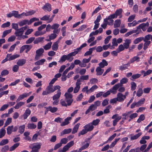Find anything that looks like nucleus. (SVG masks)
Instances as JSON below:
<instances>
[{"instance_id": "cd10ccee", "label": "nucleus", "mask_w": 152, "mask_h": 152, "mask_svg": "<svg viewBox=\"0 0 152 152\" xmlns=\"http://www.w3.org/2000/svg\"><path fill=\"white\" fill-rule=\"evenodd\" d=\"M80 125V124L79 123H78L75 125L72 129V134H75L77 132Z\"/></svg>"}, {"instance_id": "2f4dec72", "label": "nucleus", "mask_w": 152, "mask_h": 152, "mask_svg": "<svg viewBox=\"0 0 152 152\" xmlns=\"http://www.w3.org/2000/svg\"><path fill=\"white\" fill-rule=\"evenodd\" d=\"M14 16L16 18H20L19 14H18V12L16 11H13L11 14L10 13V17Z\"/></svg>"}, {"instance_id": "0e129e2a", "label": "nucleus", "mask_w": 152, "mask_h": 152, "mask_svg": "<svg viewBox=\"0 0 152 152\" xmlns=\"http://www.w3.org/2000/svg\"><path fill=\"white\" fill-rule=\"evenodd\" d=\"M35 11L34 10L28 11L25 14V15L26 16L31 15L34 14Z\"/></svg>"}, {"instance_id": "4be33fe9", "label": "nucleus", "mask_w": 152, "mask_h": 152, "mask_svg": "<svg viewBox=\"0 0 152 152\" xmlns=\"http://www.w3.org/2000/svg\"><path fill=\"white\" fill-rule=\"evenodd\" d=\"M122 10L121 9H120L118 10H116L115 13H113L112 15H115V18H117L118 16L121 15L122 13Z\"/></svg>"}, {"instance_id": "412c9836", "label": "nucleus", "mask_w": 152, "mask_h": 152, "mask_svg": "<svg viewBox=\"0 0 152 152\" xmlns=\"http://www.w3.org/2000/svg\"><path fill=\"white\" fill-rule=\"evenodd\" d=\"M96 108L94 106V104H92L89 106L88 109L86 111L85 114H88L89 112H90L91 111H94L96 110Z\"/></svg>"}, {"instance_id": "49530a36", "label": "nucleus", "mask_w": 152, "mask_h": 152, "mask_svg": "<svg viewBox=\"0 0 152 152\" xmlns=\"http://www.w3.org/2000/svg\"><path fill=\"white\" fill-rule=\"evenodd\" d=\"M140 58L137 56H134L130 60L129 62L130 63H132L135 61H139Z\"/></svg>"}, {"instance_id": "7c9ffc66", "label": "nucleus", "mask_w": 152, "mask_h": 152, "mask_svg": "<svg viewBox=\"0 0 152 152\" xmlns=\"http://www.w3.org/2000/svg\"><path fill=\"white\" fill-rule=\"evenodd\" d=\"M72 130V129L71 128L65 129L61 132V135L62 136L64 134H69L71 132Z\"/></svg>"}, {"instance_id": "c03bdc74", "label": "nucleus", "mask_w": 152, "mask_h": 152, "mask_svg": "<svg viewBox=\"0 0 152 152\" xmlns=\"http://www.w3.org/2000/svg\"><path fill=\"white\" fill-rule=\"evenodd\" d=\"M52 42H50L48 43L46 45L43 47L44 49L45 50H47L49 49L51 47Z\"/></svg>"}, {"instance_id": "72a5a7b5", "label": "nucleus", "mask_w": 152, "mask_h": 152, "mask_svg": "<svg viewBox=\"0 0 152 152\" xmlns=\"http://www.w3.org/2000/svg\"><path fill=\"white\" fill-rule=\"evenodd\" d=\"M65 56L66 57V60L69 61H71L73 59V58L72 56H74L71 53H69L67 55H65Z\"/></svg>"}, {"instance_id": "58836bf2", "label": "nucleus", "mask_w": 152, "mask_h": 152, "mask_svg": "<svg viewBox=\"0 0 152 152\" xmlns=\"http://www.w3.org/2000/svg\"><path fill=\"white\" fill-rule=\"evenodd\" d=\"M25 104V102H20L18 103L15 106L14 108L15 109H18L20 107Z\"/></svg>"}, {"instance_id": "9d476101", "label": "nucleus", "mask_w": 152, "mask_h": 152, "mask_svg": "<svg viewBox=\"0 0 152 152\" xmlns=\"http://www.w3.org/2000/svg\"><path fill=\"white\" fill-rule=\"evenodd\" d=\"M84 128H85L88 132L91 131L93 129L94 126L91 123H90L85 125L84 126Z\"/></svg>"}, {"instance_id": "6e6552de", "label": "nucleus", "mask_w": 152, "mask_h": 152, "mask_svg": "<svg viewBox=\"0 0 152 152\" xmlns=\"http://www.w3.org/2000/svg\"><path fill=\"white\" fill-rule=\"evenodd\" d=\"M149 24L148 22L146 23H142L140 24L137 27V29H139L140 31H141L140 29L141 28L143 31H145L146 29V28L149 26Z\"/></svg>"}, {"instance_id": "5fc2aeb1", "label": "nucleus", "mask_w": 152, "mask_h": 152, "mask_svg": "<svg viewBox=\"0 0 152 152\" xmlns=\"http://www.w3.org/2000/svg\"><path fill=\"white\" fill-rule=\"evenodd\" d=\"M120 139V138H118L117 139H115L114 141L113 142L111 145H110V148H111L114 146L116 144L117 142Z\"/></svg>"}, {"instance_id": "9b49d317", "label": "nucleus", "mask_w": 152, "mask_h": 152, "mask_svg": "<svg viewBox=\"0 0 152 152\" xmlns=\"http://www.w3.org/2000/svg\"><path fill=\"white\" fill-rule=\"evenodd\" d=\"M119 85H120L119 84H116L112 88H111L109 90L110 91V93H111L113 94H115L117 92L116 90L117 89L120 87Z\"/></svg>"}, {"instance_id": "f03ea898", "label": "nucleus", "mask_w": 152, "mask_h": 152, "mask_svg": "<svg viewBox=\"0 0 152 152\" xmlns=\"http://www.w3.org/2000/svg\"><path fill=\"white\" fill-rule=\"evenodd\" d=\"M42 144L40 142H36L30 144L29 148H31L32 150L30 152H39V150L40 149Z\"/></svg>"}, {"instance_id": "4468645a", "label": "nucleus", "mask_w": 152, "mask_h": 152, "mask_svg": "<svg viewBox=\"0 0 152 152\" xmlns=\"http://www.w3.org/2000/svg\"><path fill=\"white\" fill-rule=\"evenodd\" d=\"M71 119L72 117H67L64 119V121L60 125L61 126H63L68 124L69 123V121Z\"/></svg>"}, {"instance_id": "f3484780", "label": "nucleus", "mask_w": 152, "mask_h": 152, "mask_svg": "<svg viewBox=\"0 0 152 152\" xmlns=\"http://www.w3.org/2000/svg\"><path fill=\"white\" fill-rule=\"evenodd\" d=\"M29 95L28 94L25 93L22 94L20 95L18 97V98L16 100V102H18L20 100H21L22 99H24L25 98L27 97Z\"/></svg>"}, {"instance_id": "423d86ee", "label": "nucleus", "mask_w": 152, "mask_h": 152, "mask_svg": "<svg viewBox=\"0 0 152 152\" xmlns=\"http://www.w3.org/2000/svg\"><path fill=\"white\" fill-rule=\"evenodd\" d=\"M27 26H24L20 29H17L15 32V34L16 36H21L23 33L24 30L26 29L27 27Z\"/></svg>"}, {"instance_id": "69168bd1", "label": "nucleus", "mask_w": 152, "mask_h": 152, "mask_svg": "<svg viewBox=\"0 0 152 152\" xmlns=\"http://www.w3.org/2000/svg\"><path fill=\"white\" fill-rule=\"evenodd\" d=\"M68 142V139L65 138L62 139L60 142V143L62 145V144H66Z\"/></svg>"}, {"instance_id": "79ce46f5", "label": "nucleus", "mask_w": 152, "mask_h": 152, "mask_svg": "<svg viewBox=\"0 0 152 152\" xmlns=\"http://www.w3.org/2000/svg\"><path fill=\"white\" fill-rule=\"evenodd\" d=\"M145 99L143 98L142 99H141L137 102H136L137 104V107H139L142 104H143L144 102H145Z\"/></svg>"}, {"instance_id": "bb28decb", "label": "nucleus", "mask_w": 152, "mask_h": 152, "mask_svg": "<svg viewBox=\"0 0 152 152\" xmlns=\"http://www.w3.org/2000/svg\"><path fill=\"white\" fill-rule=\"evenodd\" d=\"M99 66L101 68H103L105 66H107L108 65L107 61L104 59H103L102 62L99 64Z\"/></svg>"}, {"instance_id": "2eb2a0df", "label": "nucleus", "mask_w": 152, "mask_h": 152, "mask_svg": "<svg viewBox=\"0 0 152 152\" xmlns=\"http://www.w3.org/2000/svg\"><path fill=\"white\" fill-rule=\"evenodd\" d=\"M124 42L123 45L125 49H127L129 48L130 44L131 43L132 41L130 39H126L124 40Z\"/></svg>"}, {"instance_id": "0eeeda50", "label": "nucleus", "mask_w": 152, "mask_h": 152, "mask_svg": "<svg viewBox=\"0 0 152 152\" xmlns=\"http://www.w3.org/2000/svg\"><path fill=\"white\" fill-rule=\"evenodd\" d=\"M121 118V116H119L118 114L113 115L112 117V118L115 119L113 121V125L115 126L117 124V122Z\"/></svg>"}, {"instance_id": "f704fd0d", "label": "nucleus", "mask_w": 152, "mask_h": 152, "mask_svg": "<svg viewBox=\"0 0 152 152\" xmlns=\"http://www.w3.org/2000/svg\"><path fill=\"white\" fill-rule=\"evenodd\" d=\"M58 43L57 42H54L52 45V50L53 51H57L58 47Z\"/></svg>"}, {"instance_id": "dca6fc26", "label": "nucleus", "mask_w": 152, "mask_h": 152, "mask_svg": "<svg viewBox=\"0 0 152 152\" xmlns=\"http://www.w3.org/2000/svg\"><path fill=\"white\" fill-rule=\"evenodd\" d=\"M130 63L129 62L126 64H122L119 67V69L121 71H123L127 69L128 67L130 66Z\"/></svg>"}, {"instance_id": "1a4fd4ad", "label": "nucleus", "mask_w": 152, "mask_h": 152, "mask_svg": "<svg viewBox=\"0 0 152 152\" xmlns=\"http://www.w3.org/2000/svg\"><path fill=\"white\" fill-rule=\"evenodd\" d=\"M118 102H123L126 99V97L122 93H118L117 94V97H116Z\"/></svg>"}, {"instance_id": "c85d7f7f", "label": "nucleus", "mask_w": 152, "mask_h": 152, "mask_svg": "<svg viewBox=\"0 0 152 152\" xmlns=\"http://www.w3.org/2000/svg\"><path fill=\"white\" fill-rule=\"evenodd\" d=\"M128 79L126 77L123 78L120 81V83H118V84L120 85L119 87L123 86V84L127 83L128 81Z\"/></svg>"}, {"instance_id": "7ed1b4c3", "label": "nucleus", "mask_w": 152, "mask_h": 152, "mask_svg": "<svg viewBox=\"0 0 152 152\" xmlns=\"http://www.w3.org/2000/svg\"><path fill=\"white\" fill-rule=\"evenodd\" d=\"M64 95L65 97L66 101L68 103V106H70L73 101L72 99V95L70 93H65Z\"/></svg>"}, {"instance_id": "a18cd8bd", "label": "nucleus", "mask_w": 152, "mask_h": 152, "mask_svg": "<svg viewBox=\"0 0 152 152\" xmlns=\"http://www.w3.org/2000/svg\"><path fill=\"white\" fill-rule=\"evenodd\" d=\"M28 20H22L19 23V24L20 26H22L26 24H28Z\"/></svg>"}, {"instance_id": "338daca9", "label": "nucleus", "mask_w": 152, "mask_h": 152, "mask_svg": "<svg viewBox=\"0 0 152 152\" xmlns=\"http://www.w3.org/2000/svg\"><path fill=\"white\" fill-rule=\"evenodd\" d=\"M143 93V91L141 88H139L137 93V96L138 97L140 96Z\"/></svg>"}, {"instance_id": "09e8293b", "label": "nucleus", "mask_w": 152, "mask_h": 152, "mask_svg": "<svg viewBox=\"0 0 152 152\" xmlns=\"http://www.w3.org/2000/svg\"><path fill=\"white\" fill-rule=\"evenodd\" d=\"M6 131L3 128H2L0 130V138L3 137L5 135Z\"/></svg>"}, {"instance_id": "ddd939ff", "label": "nucleus", "mask_w": 152, "mask_h": 152, "mask_svg": "<svg viewBox=\"0 0 152 152\" xmlns=\"http://www.w3.org/2000/svg\"><path fill=\"white\" fill-rule=\"evenodd\" d=\"M83 146L79 149V151H81L84 149H86L88 147L89 145V143L88 142H86L85 141L82 142Z\"/></svg>"}, {"instance_id": "e2e57ef3", "label": "nucleus", "mask_w": 152, "mask_h": 152, "mask_svg": "<svg viewBox=\"0 0 152 152\" xmlns=\"http://www.w3.org/2000/svg\"><path fill=\"white\" fill-rule=\"evenodd\" d=\"M131 90L132 91H134L135 90L137 87V85L136 83L134 82H132L131 83Z\"/></svg>"}, {"instance_id": "b1692460", "label": "nucleus", "mask_w": 152, "mask_h": 152, "mask_svg": "<svg viewBox=\"0 0 152 152\" xmlns=\"http://www.w3.org/2000/svg\"><path fill=\"white\" fill-rule=\"evenodd\" d=\"M31 113V111L29 109H27L23 115V118L24 119H26L27 117L30 115Z\"/></svg>"}, {"instance_id": "4d7b16f0", "label": "nucleus", "mask_w": 152, "mask_h": 152, "mask_svg": "<svg viewBox=\"0 0 152 152\" xmlns=\"http://www.w3.org/2000/svg\"><path fill=\"white\" fill-rule=\"evenodd\" d=\"M87 27L86 25H83L80 27L76 29L77 31H81L84 30Z\"/></svg>"}, {"instance_id": "680f3d73", "label": "nucleus", "mask_w": 152, "mask_h": 152, "mask_svg": "<svg viewBox=\"0 0 152 152\" xmlns=\"http://www.w3.org/2000/svg\"><path fill=\"white\" fill-rule=\"evenodd\" d=\"M145 118V117L144 115L142 114L140 115L139 118L137 120V122L139 123L141 121H142L144 120Z\"/></svg>"}, {"instance_id": "e433bc0d", "label": "nucleus", "mask_w": 152, "mask_h": 152, "mask_svg": "<svg viewBox=\"0 0 152 152\" xmlns=\"http://www.w3.org/2000/svg\"><path fill=\"white\" fill-rule=\"evenodd\" d=\"M150 39L152 41V35L150 34H148L146 35L145 37H143L144 41H149Z\"/></svg>"}, {"instance_id": "a19ab883", "label": "nucleus", "mask_w": 152, "mask_h": 152, "mask_svg": "<svg viewBox=\"0 0 152 152\" xmlns=\"http://www.w3.org/2000/svg\"><path fill=\"white\" fill-rule=\"evenodd\" d=\"M143 37H141L136 38L134 41L133 43L134 44H136L143 40Z\"/></svg>"}, {"instance_id": "603ef678", "label": "nucleus", "mask_w": 152, "mask_h": 152, "mask_svg": "<svg viewBox=\"0 0 152 152\" xmlns=\"http://www.w3.org/2000/svg\"><path fill=\"white\" fill-rule=\"evenodd\" d=\"M25 125H23L20 126L19 128L18 132L21 134H22L25 130Z\"/></svg>"}, {"instance_id": "6ab92c4d", "label": "nucleus", "mask_w": 152, "mask_h": 152, "mask_svg": "<svg viewBox=\"0 0 152 152\" xmlns=\"http://www.w3.org/2000/svg\"><path fill=\"white\" fill-rule=\"evenodd\" d=\"M32 48V46L31 45H25L23 46L20 48V52L21 53L26 49H30Z\"/></svg>"}, {"instance_id": "8fccbe9b", "label": "nucleus", "mask_w": 152, "mask_h": 152, "mask_svg": "<svg viewBox=\"0 0 152 152\" xmlns=\"http://www.w3.org/2000/svg\"><path fill=\"white\" fill-rule=\"evenodd\" d=\"M27 127L29 129H34L36 128L37 126L34 124L28 123V124Z\"/></svg>"}, {"instance_id": "3c124183", "label": "nucleus", "mask_w": 152, "mask_h": 152, "mask_svg": "<svg viewBox=\"0 0 152 152\" xmlns=\"http://www.w3.org/2000/svg\"><path fill=\"white\" fill-rule=\"evenodd\" d=\"M145 42L144 45L143 49L144 50H145L148 48V46L150 45L151 43V41H144Z\"/></svg>"}, {"instance_id": "ea45409f", "label": "nucleus", "mask_w": 152, "mask_h": 152, "mask_svg": "<svg viewBox=\"0 0 152 152\" xmlns=\"http://www.w3.org/2000/svg\"><path fill=\"white\" fill-rule=\"evenodd\" d=\"M46 32V31H44V32H42L40 31H37L34 33V35L36 37L41 36L45 34Z\"/></svg>"}, {"instance_id": "c9c22d12", "label": "nucleus", "mask_w": 152, "mask_h": 152, "mask_svg": "<svg viewBox=\"0 0 152 152\" xmlns=\"http://www.w3.org/2000/svg\"><path fill=\"white\" fill-rule=\"evenodd\" d=\"M142 134L141 132L138 133L137 134H135L133 136L131 137L130 139L131 140H134L137 139Z\"/></svg>"}, {"instance_id": "aec40b11", "label": "nucleus", "mask_w": 152, "mask_h": 152, "mask_svg": "<svg viewBox=\"0 0 152 152\" xmlns=\"http://www.w3.org/2000/svg\"><path fill=\"white\" fill-rule=\"evenodd\" d=\"M42 9L45 11L50 12L51 10V5L49 4H46L42 7Z\"/></svg>"}, {"instance_id": "f8f14e48", "label": "nucleus", "mask_w": 152, "mask_h": 152, "mask_svg": "<svg viewBox=\"0 0 152 152\" xmlns=\"http://www.w3.org/2000/svg\"><path fill=\"white\" fill-rule=\"evenodd\" d=\"M61 91L60 89L57 90V94L53 96V100H59L61 94Z\"/></svg>"}, {"instance_id": "bf43d9fd", "label": "nucleus", "mask_w": 152, "mask_h": 152, "mask_svg": "<svg viewBox=\"0 0 152 152\" xmlns=\"http://www.w3.org/2000/svg\"><path fill=\"white\" fill-rule=\"evenodd\" d=\"M100 121V120L98 119H96V120H94L91 123V124H92V125L94 126H96L97 125L99 122Z\"/></svg>"}, {"instance_id": "37998d69", "label": "nucleus", "mask_w": 152, "mask_h": 152, "mask_svg": "<svg viewBox=\"0 0 152 152\" xmlns=\"http://www.w3.org/2000/svg\"><path fill=\"white\" fill-rule=\"evenodd\" d=\"M125 48L123 45L121 44L120 45L118 48L116 49V50L118 52V53L124 50Z\"/></svg>"}, {"instance_id": "864d4df0", "label": "nucleus", "mask_w": 152, "mask_h": 152, "mask_svg": "<svg viewBox=\"0 0 152 152\" xmlns=\"http://www.w3.org/2000/svg\"><path fill=\"white\" fill-rule=\"evenodd\" d=\"M50 17V15H45L42 17L41 18L40 20H42L44 21L48 20V21H49Z\"/></svg>"}, {"instance_id": "a878e982", "label": "nucleus", "mask_w": 152, "mask_h": 152, "mask_svg": "<svg viewBox=\"0 0 152 152\" xmlns=\"http://www.w3.org/2000/svg\"><path fill=\"white\" fill-rule=\"evenodd\" d=\"M121 22L120 19H117L116 20L114 24V27L115 28H117L119 27L121 24Z\"/></svg>"}, {"instance_id": "052dcab7", "label": "nucleus", "mask_w": 152, "mask_h": 152, "mask_svg": "<svg viewBox=\"0 0 152 152\" xmlns=\"http://www.w3.org/2000/svg\"><path fill=\"white\" fill-rule=\"evenodd\" d=\"M39 20V19L38 18H31L30 20L29 21H28V25H30L32 23L35 21H38Z\"/></svg>"}, {"instance_id": "6e6d98bb", "label": "nucleus", "mask_w": 152, "mask_h": 152, "mask_svg": "<svg viewBox=\"0 0 152 152\" xmlns=\"http://www.w3.org/2000/svg\"><path fill=\"white\" fill-rule=\"evenodd\" d=\"M141 76V74H137L132 75L131 77V80H133L139 78Z\"/></svg>"}, {"instance_id": "c756f323", "label": "nucleus", "mask_w": 152, "mask_h": 152, "mask_svg": "<svg viewBox=\"0 0 152 152\" xmlns=\"http://www.w3.org/2000/svg\"><path fill=\"white\" fill-rule=\"evenodd\" d=\"M96 49V47H94L92 48H91L89 49L88 51H87L84 54V56H86L89 55H91L92 53L93 50Z\"/></svg>"}, {"instance_id": "473e14b6", "label": "nucleus", "mask_w": 152, "mask_h": 152, "mask_svg": "<svg viewBox=\"0 0 152 152\" xmlns=\"http://www.w3.org/2000/svg\"><path fill=\"white\" fill-rule=\"evenodd\" d=\"M44 39L45 38L43 37L37 38L34 40V44H37L39 42H42Z\"/></svg>"}, {"instance_id": "393cba45", "label": "nucleus", "mask_w": 152, "mask_h": 152, "mask_svg": "<svg viewBox=\"0 0 152 152\" xmlns=\"http://www.w3.org/2000/svg\"><path fill=\"white\" fill-rule=\"evenodd\" d=\"M97 75H101L104 72V69H101L100 67H97L96 70Z\"/></svg>"}, {"instance_id": "f257e3e1", "label": "nucleus", "mask_w": 152, "mask_h": 152, "mask_svg": "<svg viewBox=\"0 0 152 152\" xmlns=\"http://www.w3.org/2000/svg\"><path fill=\"white\" fill-rule=\"evenodd\" d=\"M61 87L59 85L53 86L52 85H49L46 88L45 90L43 91L42 95L43 96L47 95L48 94H51L57 90L60 89Z\"/></svg>"}, {"instance_id": "de8ad7c7", "label": "nucleus", "mask_w": 152, "mask_h": 152, "mask_svg": "<svg viewBox=\"0 0 152 152\" xmlns=\"http://www.w3.org/2000/svg\"><path fill=\"white\" fill-rule=\"evenodd\" d=\"M111 106L110 105H108L106 107L105 109L103 111V113L104 114H107L109 113L110 112V109L111 107Z\"/></svg>"}, {"instance_id": "5701e85b", "label": "nucleus", "mask_w": 152, "mask_h": 152, "mask_svg": "<svg viewBox=\"0 0 152 152\" xmlns=\"http://www.w3.org/2000/svg\"><path fill=\"white\" fill-rule=\"evenodd\" d=\"M26 62V60L24 59H22L19 60L17 64L19 66H21L23 65Z\"/></svg>"}, {"instance_id": "39448f33", "label": "nucleus", "mask_w": 152, "mask_h": 152, "mask_svg": "<svg viewBox=\"0 0 152 152\" xmlns=\"http://www.w3.org/2000/svg\"><path fill=\"white\" fill-rule=\"evenodd\" d=\"M44 51V50L42 48H40L36 51L35 60H38L42 55Z\"/></svg>"}, {"instance_id": "13d9d810", "label": "nucleus", "mask_w": 152, "mask_h": 152, "mask_svg": "<svg viewBox=\"0 0 152 152\" xmlns=\"http://www.w3.org/2000/svg\"><path fill=\"white\" fill-rule=\"evenodd\" d=\"M19 143H17L15 144L12 146L10 147V151L14 150L16 148L19 146Z\"/></svg>"}, {"instance_id": "4c0bfd02", "label": "nucleus", "mask_w": 152, "mask_h": 152, "mask_svg": "<svg viewBox=\"0 0 152 152\" xmlns=\"http://www.w3.org/2000/svg\"><path fill=\"white\" fill-rule=\"evenodd\" d=\"M46 60L45 59H42L37 61H36L35 63V64L36 65H41L43 64L45 62Z\"/></svg>"}, {"instance_id": "a211bd4d", "label": "nucleus", "mask_w": 152, "mask_h": 152, "mask_svg": "<svg viewBox=\"0 0 152 152\" xmlns=\"http://www.w3.org/2000/svg\"><path fill=\"white\" fill-rule=\"evenodd\" d=\"M47 111H50L52 113H54L56 112L58 110V108L56 107H52L51 106H49L48 107H45Z\"/></svg>"}, {"instance_id": "774afa93", "label": "nucleus", "mask_w": 152, "mask_h": 152, "mask_svg": "<svg viewBox=\"0 0 152 152\" xmlns=\"http://www.w3.org/2000/svg\"><path fill=\"white\" fill-rule=\"evenodd\" d=\"M9 148L8 145H5L1 148V151L2 152H6L8 150Z\"/></svg>"}, {"instance_id": "20e7f679", "label": "nucleus", "mask_w": 152, "mask_h": 152, "mask_svg": "<svg viewBox=\"0 0 152 152\" xmlns=\"http://www.w3.org/2000/svg\"><path fill=\"white\" fill-rule=\"evenodd\" d=\"M114 18H115V15H111L108 18L104 19V22H107L109 25L112 26L113 25L114 22V20L113 19Z\"/></svg>"}]
</instances>
